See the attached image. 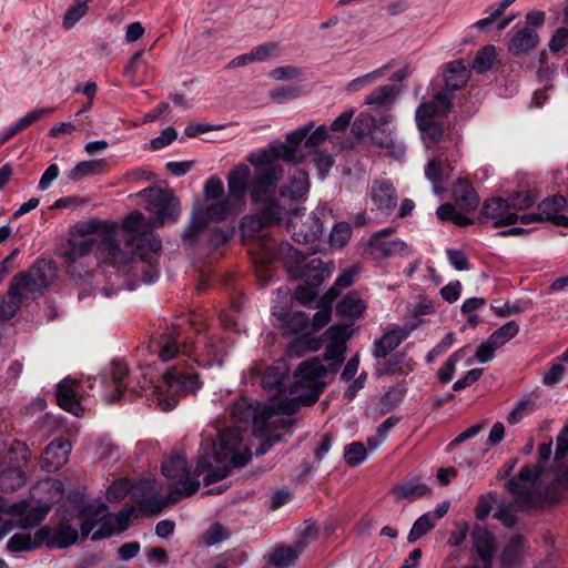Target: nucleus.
Segmentation results:
<instances>
[{
  "mask_svg": "<svg viewBox=\"0 0 568 568\" xmlns=\"http://www.w3.org/2000/svg\"><path fill=\"white\" fill-rule=\"evenodd\" d=\"M242 440L236 428H225L219 433L212 453L207 447H200L194 474L203 477L204 486L226 478L232 468L244 467L251 460L252 453L247 447L242 449Z\"/></svg>",
  "mask_w": 568,
  "mask_h": 568,
  "instance_id": "nucleus-1",
  "label": "nucleus"
},
{
  "mask_svg": "<svg viewBox=\"0 0 568 568\" xmlns=\"http://www.w3.org/2000/svg\"><path fill=\"white\" fill-rule=\"evenodd\" d=\"M219 346L205 335L193 334L183 337L180 333L169 332L161 335L159 339V357L162 362L184 357L192 359L199 367L210 368L215 363L222 365Z\"/></svg>",
  "mask_w": 568,
  "mask_h": 568,
  "instance_id": "nucleus-2",
  "label": "nucleus"
},
{
  "mask_svg": "<svg viewBox=\"0 0 568 568\" xmlns=\"http://www.w3.org/2000/svg\"><path fill=\"white\" fill-rule=\"evenodd\" d=\"M124 246L131 248V255H121L120 242L114 236H105L99 245L101 254L105 253L111 260L120 263H129L133 256H138L141 261L152 263L158 261L162 252V241L158 233L150 227H144L142 233L126 236Z\"/></svg>",
  "mask_w": 568,
  "mask_h": 568,
  "instance_id": "nucleus-3",
  "label": "nucleus"
},
{
  "mask_svg": "<svg viewBox=\"0 0 568 568\" xmlns=\"http://www.w3.org/2000/svg\"><path fill=\"white\" fill-rule=\"evenodd\" d=\"M240 207L233 203L229 197H224L221 201H216L209 204H203L196 201L193 204L190 221L181 234L183 243L193 246L200 236V233L211 222H223L229 216L237 213Z\"/></svg>",
  "mask_w": 568,
  "mask_h": 568,
  "instance_id": "nucleus-4",
  "label": "nucleus"
},
{
  "mask_svg": "<svg viewBox=\"0 0 568 568\" xmlns=\"http://www.w3.org/2000/svg\"><path fill=\"white\" fill-rule=\"evenodd\" d=\"M280 252L284 255V267L292 278L321 287L331 274L322 258L313 257L307 261V256L290 243L281 244Z\"/></svg>",
  "mask_w": 568,
  "mask_h": 568,
  "instance_id": "nucleus-5",
  "label": "nucleus"
},
{
  "mask_svg": "<svg viewBox=\"0 0 568 568\" xmlns=\"http://www.w3.org/2000/svg\"><path fill=\"white\" fill-rule=\"evenodd\" d=\"M57 271L55 262L52 258H37L26 271L14 274L10 282V295L22 298L23 292L41 296L50 286L51 280Z\"/></svg>",
  "mask_w": 568,
  "mask_h": 568,
  "instance_id": "nucleus-6",
  "label": "nucleus"
},
{
  "mask_svg": "<svg viewBox=\"0 0 568 568\" xmlns=\"http://www.w3.org/2000/svg\"><path fill=\"white\" fill-rule=\"evenodd\" d=\"M162 378L168 393H173L172 395L159 396V404L165 412H170L176 407L179 403L176 395L194 394L203 386V382L197 373L183 372L178 366L166 369Z\"/></svg>",
  "mask_w": 568,
  "mask_h": 568,
  "instance_id": "nucleus-7",
  "label": "nucleus"
},
{
  "mask_svg": "<svg viewBox=\"0 0 568 568\" xmlns=\"http://www.w3.org/2000/svg\"><path fill=\"white\" fill-rule=\"evenodd\" d=\"M145 210L149 212L152 225L156 227L172 225L181 216V202L174 192L166 187L160 196L148 202Z\"/></svg>",
  "mask_w": 568,
  "mask_h": 568,
  "instance_id": "nucleus-8",
  "label": "nucleus"
},
{
  "mask_svg": "<svg viewBox=\"0 0 568 568\" xmlns=\"http://www.w3.org/2000/svg\"><path fill=\"white\" fill-rule=\"evenodd\" d=\"M393 122L394 115L389 113L376 119L371 141L374 146L387 150L389 156L399 160L404 158L406 146L402 141L397 140Z\"/></svg>",
  "mask_w": 568,
  "mask_h": 568,
  "instance_id": "nucleus-9",
  "label": "nucleus"
},
{
  "mask_svg": "<svg viewBox=\"0 0 568 568\" xmlns=\"http://www.w3.org/2000/svg\"><path fill=\"white\" fill-rule=\"evenodd\" d=\"M284 175L282 166L263 168L251 179V201L255 204L275 199L276 187Z\"/></svg>",
  "mask_w": 568,
  "mask_h": 568,
  "instance_id": "nucleus-10",
  "label": "nucleus"
},
{
  "mask_svg": "<svg viewBox=\"0 0 568 568\" xmlns=\"http://www.w3.org/2000/svg\"><path fill=\"white\" fill-rule=\"evenodd\" d=\"M509 201L501 196L486 199L481 204L477 221L486 223L491 220L493 227L510 226L518 222V214L509 210Z\"/></svg>",
  "mask_w": 568,
  "mask_h": 568,
  "instance_id": "nucleus-11",
  "label": "nucleus"
},
{
  "mask_svg": "<svg viewBox=\"0 0 568 568\" xmlns=\"http://www.w3.org/2000/svg\"><path fill=\"white\" fill-rule=\"evenodd\" d=\"M314 121H310L291 131L286 135V140L284 142L275 141L282 152V160L284 162L290 164H300L305 161L306 155L301 149V145H305V138L314 128Z\"/></svg>",
  "mask_w": 568,
  "mask_h": 568,
  "instance_id": "nucleus-12",
  "label": "nucleus"
},
{
  "mask_svg": "<svg viewBox=\"0 0 568 568\" xmlns=\"http://www.w3.org/2000/svg\"><path fill=\"white\" fill-rule=\"evenodd\" d=\"M251 169L246 164H237L229 172L227 195L229 200L241 207L246 200V194L251 191Z\"/></svg>",
  "mask_w": 568,
  "mask_h": 568,
  "instance_id": "nucleus-13",
  "label": "nucleus"
},
{
  "mask_svg": "<svg viewBox=\"0 0 568 568\" xmlns=\"http://www.w3.org/2000/svg\"><path fill=\"white\" fill-rule=\"evenodd\" d=\"M429 106L418 105L415 110V123L427 148L437 145L444 136L443 123L428 113Z\"/></svg>",
  "mask_w": 568,
  "mask_h": 568,
  "instance_id": "nucleus-14",
  "label": "nucleus"
},
{
  "mask_svg": "<svg viewBox=\"0 0 568 568\" xmlns=\"http://www.w3.org/2000/svg\"><path fill=\"white\" fill-rule=\"evenodd\" d=\"M72 450L70 439L58 437L50 442L41 455V466L48 471H57L62 468Z\"/></svg>",
  "mask_w": 568,
  "mask_h": 568,
  "instance_id": "nucleus-15",
  "label": "nucleus"
},
{
  "mask_svg": "<svg viewBox=\"0 0 568 568\" xmlns=\"http://www.w3.org/2000/svg\"><path fill=\"white\" fill-rule=\"evenodd\" d=\"M474 550L481 561V568H491L496 542L493 534L483 526L476 525L470 532Z\"/></svg>",
  "mask_w": 568,
  "mask_h": 568,
  "instance_id": "nucleus-16",
  "label": "nucleus"
},
{
  "mask_svg": "<svg viewBox=\"0 0 568 568\" xmlns=\"http://www.w3.org/2000/svg\"><path fill=\"white\" fill-rule=\"evenodd\" d=\"M290 367L285 359H277L270 365L262 376L261 385L274 396L285 393V382L288 378Z\"/></svg>",
  "mask_w": 568,
  "mask_h": 568,
  "instance_id": "nucleus-17",
  "label": "nucleus"
},
{
  "mask_svg": "<svg viewBox=\"0 0 568 568\" xmlns=\"http://www.w3.org/2000/svg\"><path fill=\"white\" fill-rule=\"evenodd\" d=\"M55 400L60 408L77 417L84 413V407L75 394V381L69 376L57 384Z\"/></svg>",
  "mask_w": 568,
  "mask_h": 568,
  "instance_id": "nucleus-18",
  "label": "nucleus"
},
{
  "mask_svg": "<svg viewBox=\"0 0 568 568\" xmlns=\"http://www.w3.org/2000/svg\"><path fill=\"white\" fill-rule=\"evenodd\" d=\"M39 529L45 530V545L50 549H64L77 542L79 538V531L70 524H60L59 526L51 528L49 526H42Z\"/></svg>",
  "mask_w": 568,
  "mask_h": 568,
  "instance_id": "nucleus-19",
  "label": "nucleus"
},
{
  "mask_svg": "<svg viewBox=\"0 0 568 568\" xmlns=\"http://www.w3.org/2000/svg\"><path fill=\"white\" fill-rule=\"evenodd\" d=\"M529 548L526 538L520 535H514L504 546L500 556V568H518L525 558V552Z\"/></svg>",
  "mask_w": 568,
  "mask_h": 568,
  "instance_id": "nucleus-20",
  "label": "nucleus"
},
{
  "mask_svg": "<svg viewBox=\"0 0 568 568\" xmlns=\"http://www.w3.org/2000/svg\"><path fill=\"white\" fill-rule=\"evenodd\" d=\"M323 235V222L314 212L308 214L301 224H294L292 229V239L296 243H313L321 240Z\"/></svg>",
  "mask_w": 568,
  "mask_h": 568,
  "instance_id": "nucleus-21",
  "label": "nucleus"
},
{
  "mask_svg": "<svg viewBox=\"0 0 568 568\" xmlns=\"http://www.w3.org/2000/svg\"><path fill=\"white\" fill-rule=\"evenodd\" d=\"M565 207L566 197L560 194L544 199L537 206L544 222L568 227V216L561 213Z\"/></svg>",
  "mask_w": 568,
  "mask_h": 568,
  "instance_id": "nucleus-22",
  "label": "nucleus"
},
{
  "mask_svg": "<svg viewBox=\"0 0 568 568\" xmlns=\"http://www.w3.org/2000/svg\"><path fill=\"white\" fill-rule=\"evenodd\" d=\"M410 331L412 328L387 329L373 343L372 355L374 358H386L409 336Z\"/></svg>",
  "mask_w": 568,
  "mask_h": 568,
  "instance_id": "nucleus-23",
  "label": "nucleus"
},
{
  "mask_svg": "<svg viewBox=\"0 0 568 568\" xmlns=\"http://www.w3.org/2000/svg\"><path fill=\"white\" fill-rule=\"evenodd\" d=\"M444 88L454 92L466 85L470 78L469 65L464 59H457L446 63L444 69Z\"/></svg>",
  "mask_w": 568,
  "mask_h": 568,
  "instance_id": "nucleus-24",
  "label": "nucleus"
},
{
  "mask_svg": "<svg viewBox=\"0 0 568 568\" xmlns=\"http://www.w3.org/2000/svg\"><path fill=\"white\" fill-rule=\"evenodd\" d=\"M371 200L377 210L383 212L392 211L398 200L397 191L389 181H375L371 190Z\"/></svg>",
  "mask_w": 568,
  "mask_h": 568,
  "instance_id": "nucleus-25",
  "label": "nucleus"
},
{
  "mask_svg": "<svg viewBox=\"0 0 568 568\" xmlns=\"http://www.w3.org/2000/svg\"><path fill=\"white\" fill-rule=\"evenodd\" d=\"M414 365L413 359L405 352H397L376 367L375 375L378 377L408 375L414 371Z\"/></svg>",
  "mask_w": 568,
  "mask_h": 568,
  "instance_id": "nucleus-26",
  "label": "nucleus"
},
{
  "mask_svg": "<svg viewBox=\"0 0 568 568\" xmlns=\"http://www.w3.org/2000/svg\"><path fill=\"white\" fill-rule=\"evenodd\" d=\"M106 509V505L101 503L98 506L92 504H83L80 506L77 518L80 520V534L82 539H87L93 532V529L102 519V513Z\"/></svg>",
  "mask_w": 568,
  "mask_h": 568,
  "instance_id": "nucleus-27",
  "label": "nucleus"
},
{
  "mask_svg": "<svg viewBox=\"0 0 568 568\" xmlns=\"http://www.w3.org/2000/svg\"><path fill=\"white\" fill-rule=\"evenodd\" d=\"M310 191V178L305 170H296L287 184L281 186L280 196L292 201L305 199Z\"/></svg>",
  "mask_w": 568,
  "mask_h": 568,
  "instance_id": "nucleus-28",
  "label": "nucleus"
},
{
  "mask_svg": "<svg viewBox=\"0 0 568 568\" xmlns=\"http://www.w3.org/2000/svg\"><path fill=\"white\" fill-rule=\"evenodd\" d=\"M539 42V37L532 28H521L517 30L508 41V51L516 57L523 55L534 50Z\"/></svg>",
  "mask_w": 568,
  "mask_h": 568,
  "instance_id": "nucleus-29",
  "label": "nucleus"
},
{
  "mask_svg": "<svg viewBox=\"0 0 568 568\" xmlns=\"http://www.w3.org/2000/svg\"><path fill=\"white\" fill-rule=\"evenodd\" d=\"M45 530L37 529L33 538L26 534H14L7 541V549L10 552H22L36 550L45 541Z\"/></svg>",
  "mask_w": 568,
  "mask_h": 568,
  "instance_id": "nucleus-30",
  "label": "nucleus"
},
{
  "mask_svg": "<svg viewBox=\"0 0 568 568\" xmlns=\"http://www.w3.org/2000/svg\"><path fill=\"white\" fill-rule=\"evenodd\" d=\"M53 112L52 108H40L28 112L24 116L12 123L8 128L0 131V144L6 143L13 135L28 128L32 123L39 121L41 118L49 115Z\"/></svg>",
  "mask_w": 568,
  "mask_h": 568,
  "instance_id": "nucleus-31",
  "label": "nucleus"
},
{
  "mask_svg": "<svg viewBox=\"0 0 568 568\" xmlns=\"http://www.w3.org/2000/svg\"><path fill=\"white\" fill-rule=\"evenodd\" d=\"M95 244L97 241L92 237L81 241L68 240L67 244L60 248L59 256L65 263H75L81 257L89 255Z\"/></svg>",
  "mask_w": 568,
  "mask_h": 568,
  "instance_id": "nucleus-32",
  "label": "nucleus"
},
{
  "mask_svg": "<svg viewBox=\"0 0 568 568\" xmlns=\"http://www.w3.org/2000/svg\"><path fill=\"white\" fill-rule=\"evenodd\" d=\"M455 202L464 210L470 211L477 207L479 195L466 179L459 178L452 191Z\"/></svg>",
  "mask_w": 568,
  "mask_h": 568,
  "instance_id": "nucleus-33",
  "label": "nucleus"
},
{
  "mask_svg": "<svg viewBox=\"0 0 568 568\" xmlns=\"http://www.w3.org/2000/svg\"><path fill=\"white\" fill-rule=\"evenodd\" d=\"M282 159V152L275 141L268 143L265 149L252 152L247 156V161L255 168L256 172L263 168L282 166L277 160Z\"/></svg>",
  "mask_w": 568,
  "mask_h": 568,
  "instance_id": "nucleus-34",
  "label": "nucleus"
},
{
  "mask_svg": "<svg viewBox=\"0 0 568 568\" xmlns=\"http://www.w3.org/2000/svg\"><path fill=\"white\" fill-rule=\"evenodd\" d=\"M367 305L357 291L348 292L336 305V311L341 316L352 320L359 318L365 312Z\"/></svg>",
  "mask_w": 568,
  "mask_h": 568,
  "instance_id": "nucleus-35",
  "label": "nucleus"
},
{
  "mask_svg": "<svg viewBox=\"0 0 568 568\" xmlns=\"http://www.w3.org/2000/svg\"><path fill=\"white\" fill-rule=\"evenodd\" d=\"M302 551V547L277 545L270 555L268 564L275 568H290L297 562Z\"/></svg>",
  "mask_w": 568,
  "mask_h": 568,
  "instance_id": "nucleus-36",
  "label": "nucleus"
},
{
  "mask_svg": "<svg viewBox=\"0 0 568 568\" xmlns=\"http://www.w3.org/2000/svg\"><path fill=\"white\" fill-rule=\"evenodd\" d=\"M106 169L108 162L105 159L81 161L68 172L67 176L70 181L78 182L85 176L100 175L104 173Z\"/></svg>",
  "mask_w": 568,
  "mask_h": 568,
  "instance_id": "nucleus-37",
  "label": "nucleus"
},
{
  "mask_svg": "<svg viewBox=\"0 0 568 568\" xmlns=\"http://www.w3.org/2000/svg\"><path fill=\"white\" fill-rule=\"evenodd\" d=\"M161 473L164 477L172 480H179L187 475V458L185 453H178L169 456L162 462Z\"/></svg>",
  "mask_w": 568,
  "mask_h": 568,
  "instance_id": "nucleus-38",
  "label": "nucleus"
},
{
  "mask_svg": "<svg viewBox=\"0 0 568 568\" xmlns=\"http://www.w3.org/2000/svg\"><path fill=\"white\" fill-rule=\"evenodd\" d=\"M455 99V92L443 88L436 94H434L430 101L420 102L419 105L429 106V114L434 116H445L453 106Z\"/></svg>",
  "mask_w": 568,
  "mask_h": 568,
  "instance_id": "nucleus-39",
  "label": "nucleus"
},
{
  "mask_svg": "<svg viewBox=\"0 0 568 568\" xmlns=\"http://www.w3.org/2000/svg\"><path fill=\"white\" fill-rule=\"evenodd\" d=\"M392 491L397 500L408 499L413 501L426 495L429 491V487L420 483L417 477L394 486Z\"/></svg>",
  "mask_w": 568,
  "mask_h": 568,
  "instance_id": "nucleus-40",
  "label": "nucleus"
},
{
  "mask_svg": "<svg viewBox=\"0 0 568 568\" xmlns=\"http://www.w3.org/2000/svg\"><path fill=\"white\" fill-rule=\"evenodd\" d=\"M129 368L121 361H113L111 365L110 381L112 387H114L115 394L113 400H120L128 388Z\"/></svg>",
  "mask_w": 568,
  "mask_h": 568,
  "instance_id": "nucleus-41",
  "label": "nucleus"
},
{
  "mask_svg": "<svg viewBox=\"0 0 568 568\" xmlns=\"http://www.w3.org/2000/svg\"><path fill=\"white\" fill-rule=\"evenodd\" d=\"M265 205L257 211L265 226L273 227L280 225L286 215L285 207L278 199H272L264 202Z\"/></svg>",
  "mask_w": 568,
  "mask_h": 568,
  "instance_id": "nucleus-42",
  "label": "nucleus"
},
{
  "mask_svg": "<svg viewBox=\"0 0 568 568\" xmlns=\"http://www.w3.org/2000/svg\"><path fill=\"white\" fill-rule=\"evenodd\" d=\"M368 244L379 254L381 257L399 255L406 250V243L399 239L388 241L385 239H378L377 236H371Z\"/></svg>",
  "mask_w": 568,
  "mask_h": 568,
  "instance_id": "nucleus-43",
  "label": "nucleus"
},
{
  "mask_svg": "<svg viewBox=\"0 0 568 568\" xmlns=\"http://www.w3.org/2000/svg\"><path fill=\"white\" fill-rule=\"evenodd\" d=\"M94 0H74L62 18V27L65 30L72 29L89 12V4Z\"/></svg>",
  "mask_w": 568,
  "mask_h": 568,
  "instance_id": "nucleus-44",
  "label": "nucleus"
},
{
  "mask_svg": "<svg viewBox=\"0 0 568 568\" xmlns=\"http://www.w3.org/2000/svg\"><path fill=\"white\" fill-rule=\"evenodd\" d=\"M326 366L317 357H313L302 362L296 371V375L302 381L314 382L318 378L326 376Z\"/></svg>",
  "mask_w": 568,
  "mask_h": 568,
  "instance_id": "nucleus-45",
  "label": "nucleus"
},
{
  "mask_svg": "<svg viewBox=\"0 0 568 568\" xmlns=\"http://www.w3.org/2000/svg\"><path fill=\"white\" fill-rule=\"evenodd\" d=\"M406 387L403 383H398L388 387L379 399V408L383 414L394 410L404 399Z\"/></svg>",
  "mask_w": 568,
  "mask_h": 568,
  "instance_id": "nucleus-46",
  "label": "nucleus"
},
{
  "mask_svg": "<svg viewBox=\"0 0 568 568\" xmlns=\"http://www.w3.org/2000/svg\"><path fill=\"white\" fill-rule=\"evenodd\" d=\"M243 241L255 240L264 229H267L260 215L256 213L244 215L239 224Z\"/></svg>",
  "mask_w": 568,
  "mask_h": 568,
  "instance_id": "nucleus-47",
  "label": "nucleus"
},
{
  "mask_svg": "<svg viewBox=\"0 0 568 568\" xmlns=\"http://www.w3.org/2000/svg\"><path fill=\"white\" fill-rule=\"evenodd\" d=\"M395 90L393 84L378 87L365 98L364 103L377 108L389 106L393 103Z\"/></svg>",
  "mask_w": 568,
  "mask_h": 568,
  "instance_id": "nucleus-48",
  "label": "nucleus"
},
{
  "mask_svg": "<svg viewBox=\"0 0 568 568\" xmlns=\"http://www.w3.org/2000/svg\"><path fill=\"white\" fill-rule=\"evenodd\" d=\"M496 57L497 54L495 45H485L475 54L471 67L478 74H484L491 69Z\"/></svg>",
  "mask_w": 568,
  "mask_h": 568,
  "instance_id": "nucleus-49",
  "label": "nucleus"
},
{
  "mask_svg": "<svg viewBox=\"0 0 568 568\" xmlns=\"http://www.w3.org/2000/svg\"><path fill=\"white\" fill-rule=\"evenodd\" d=\"M283 326L291 333L297 334L310 325V316L303 311L281 314Z\"/></svg>",
  "mask_w": 568,
  "mask_h": 568,
  "instance_id": "nucleus-50",
  "label": "nucleus"
},
{
  "mask_svg": "<svg viewBox=\"0 0 568 568\" xmlns=\"http://www.w3.org/2000/svg\"><path fill=\"white\" fill-rule=\"evenodd\" d=\"M435 526L436 523L434 521V519L430 518V514H423L413 524L407 536V541L414 544L419 538L425 536L428 531H430Z\"/></svg>",
  "mask_w": 568,
  "mask_h": 568,
  "instance_id": "nucleus-51",
  "label": "nucleus"
},
{
  "mask_svg": "<svg viewBox=\"0 0 568 568\" xmlns=\"http://www.w3.org/2000/svg\"><path fill=\"white\" fill-rule=\"evenodd\" d=\"M200 476H195L194 470L192 471V477L190 471L184 477L176 480L173 485L170 486L172 493L180 494L184 497H190L194 495L200 488V480L197 479Z\"/></svg>",
  "mask_w": 568,
  "mask_h": 568,
  "instance_id": "nucleus-52",
  "label": "nucleus"
},
{
  "mask_svg": "<svg viewBox=\"0 0 568 568\" xmlns=\"http://www.w3.org/2000/svg\"><path fill=\"white\" fill-rule=\"evenodd\" d=\"M235 234V226L220 227L215 226L209 230L207 244L216 250L230 242Z\"/></svg>",
  "mask_w": 568,
  "mask_h": 568,
  "instance_id": "nucleus-53",
  "label": "nucleus"
},
{
  "mask_svg": "<svg viewBox=\"0 0 568 568\" xmlns=\"http://www.w3.org/2000/svg\"><path fill=\"white\" fill-rule=\"evenodd\" d=\"M367 455V450L361 442H353L344 447V459L351 467H355L364 463Z\"/></svg>",
  "mask_w": 568,
  "mask_h": 568,
  "instance_id": "nucleus-54",
  "label": "nucleus"
},
{
  "mask_svg": "<svg viewBox=\"0 0 568 568\" xmlns=\"http://www.w3.org/2000/svg\"><path fill=\"white\" fill-rule=\"evenodd\" d=\"M22 298L17 295H10V286L0 301V320L9 321L18 313Z\"/></svg>",
  "mask_w": 568,
  "mask_h": 568,
  "instance_id": "nucleus-55",
  "label": "nucleus"
},
{
  "mask_svg": "<svg viewBox=\"0 0 568 568\" xmlns=\"http://www.w3.org/2000/svg\"><path fill=\"white\" fill-rule=\"evenodd\" d=\"M376 118L369 113H359L352 124V132L356 138L369 136L375 128Z\"/></svg>",
  "mask_w": 568,
  "mask_h": 568,
  "instance_id": "nucleus-56",
  "label": "nucleus"
},
{
  "mask_svg": "<svg viewBox=\"0 0 568 568\" xmlns=\"http://www.w3.org/2000/svg\"><path fill=\"white\" fill-rule=\"evenodd\" d=\"M131 489V481L126 477L114 480L106 489L105 497L110 503H118L124 499Z\"/></svg>",
  "mask_w": 568,
  "mask_h": 568,
  "instance_id": "nucleus-57",
  "label": "nucleus"
},
{
  "mask_svg": "<svg viewBox=\"0 0 568 568\" xmlns=\"http://www.w3.org/2000/svg\"><path fill=\"white\" fill-rule=\"evenodd\" d=\"M444 170L440 161L430 160L425 166V176L432 183L433 192L436 194L442 193L440 185L444 182Z\"/></svg>",
  "mask_w": 568,
  "mask_h": 568,
  "instance_id": "nucleus-58",
  "label": "nucleus"
},
{
  "mask_svg": "<svg viewBox=\"0 0 568 568\" xmlns=\"http://www.w3.org/2000/svg\"><path fill=\"white\" fill-rule=\"evenodd\" d=\"M352 236L351 225L346 222L336 223L328 235L329 244L334 247H343Z\"/></svg>",
  "mask_w": 568,
  "mask_h": 568,
  "instance_id": "nucleus-59",
  "label": "nucleus"
},
{
  "mask_svg": "<svg viewBox=\"0 0 568 568\" xmlns=\"http://www.w3.org/2000/svg\"><path fill=\"white\" fill-rule=\"evenodd\" d=\"M516 510L511 503H501L496 507L493 517L500 521L503 526L513 528L518 521Z\"/></svg>",
  "mask_w": 568,
  "mask_h": 568,
  "instance_id": "nucleus-60",
  "label": "nucleus"
},
{
  "mask_svg": "<svg viewBox=\"0 0 568 568\" xmlns=\"http://www.w3.org/2000/svg\"><path fill=\"white\" fill-rule=\"evenodd\" d=\"M506 200L509 201L508 205L510 211L527 210L531 207L537 201L535 194L531 191L514 192L509 194Z\"/></svg>",
  "mask_w": 568,
  "mask_h": 568,
  "instance_id": "nucleus-61",
  "label": "nucleus"
},
{
  "mask_svg": "<svg viewBox=\"0 0 568 568\" xmlns=\"http://www.w3.org/2000/svg\"><path fill=\"white\" fill-rule=\"evenodd\" d=\"M334 158L327 151H314L312 156V163L317 170V174L321 180H324L332 166L334 165Z\"/></svg>",
  "mask_w": 568,
  "mask_h": 568,
  "instance_id": "nucleus-62",
  "label": "nucleus"
},
{
  "mask_svg": "<svg viewBox=\"0 0 568 568\" xmlns=\"http://www.w3.org/2000/svg\"><path fill=\"white\" fill-rule=\"evenodd\" d=\"M143 50L136 51L124 67V77L133 84H139L138 74L145 68Z\"/></svg>",
  "mask_w": 568,
  "mask_h": 568,
  "instance_id": "nucleus-63",
  "label": "nucleus"
},
{
  "mask_svg": "<svg viewBox=\"0 0 568 568\" xmlns=\"http://www.w3.org/2000/svg\"><path fill=\"white\" fill-rule=\"evenodd\" d=\"M519 333V324L516 321H508L490 334L494 341L501 347Z\"/></svg>",
  "mask_w": 568,
  "mask_h": 568,
  "instance_id": "nucleus-64",
  "label": "nucleus"
}]
</instances>
